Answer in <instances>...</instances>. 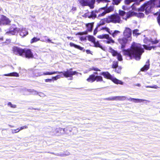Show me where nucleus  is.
I'll return each instance as SVG.
<instances>
[{
	"label": "nucleus",
	"mask_w": 160,
	"mask_h": 160,
	"mask_svg": "<svg viewBox=\"0 0 160 160\" xmlns=\"http://www.w3.org/2000/svg\"><path fill=\"white\" fill-rule=\"evenodd\" d=\"M124 54L132 59L135 58L139 60L140 59V44L133 42L131 48L127 50H123Z\"/></svg>",
	"instance_id": "obj_1"
},
{
	"label": "nucleus",
	"mask_w": 160,
	"mask_h": 160,
	"mask_svg": "<svg viewBox=\"0 0 160 160\" xmlns=\"http://www.w3.org/2000/svg\"><path fill=\"white\" fill-rule=\"evenodd\" d=\"M63 74V76L66 78L70 77V80H72V76L77 74L78 73L76 71H72V69H69L66 72H59L58 71H54L53 72H38V74L37 76H40L42 75H52L56 73H61Z\"/></svg>",
	"instance_id": "obj_2"
},
{
	"label": "nucleus",
	"mask_w": 160,
	"mask_h": 160,
	"mask_svg": "<svg viewBox=\"0 0 160 160\" xmlns=\"http://www.w3.org/2000/svg\"><path fill=\"white\" fill-rule=\"evenodd\" d=\"M14 53L15 54H19L20 56L29 58L33 57V54L31 50L29 49H24L14 47L13 48Z\"/></svg>",
	"instance_id": "obj_3"
},
{
	"label": "nucleus",
	"mask_w": 160,
	"mask_h": 160,
	"mask_svg": "<svg viewBox=\"0 0 160 160\" xmlns=\"http://www.w3.org/2000/svg\"><path fill=\"white\" fill-rule=\"evenodd\" d=\"M18 32L19 34L22 37H24L28 34V31L25 28H16L14 25L11 26L9 32H6V33L12 35L17 34Z\"/></svg>",
	"instance_id": "obj_4"
},
{
	"label": "nucleus",
	"mask_w": 160,
	"mask_h": 160,
	"mask_svg": "<svg viewBox=\"0 0 160 160\" xmlns=\"http://www.w3.org/2000/svg\"><path fill=\"white\" fill-rule=\"evenodd\" d=\"M143 41L144 43L147 44V45H143V48L146 50H151L152 48L154 49L155 47L153 46H150V45L156 44L158 42V41L157 40L153 41L152 39H149L147 38H145L143 40Z\"/></svg>",
	"instance_id": "obj_5"
},
{
	"label": "nucleus",
	"mask_w": 160,
	"mask_h": 160,
	"mask_svg": "<svg viewBox=\"0 0 160 160\" xmlns=\"http://www.w3.org/2000/svg\"><path fill=\"white\" fill-rule=\"evenodd\" d=\"M107 22H112L114 23H120L121 20L119 15L115 14L111 15L107 18Z\"/></svg>",
	"instance_id": "obj_6"
},
{
	"label": "nucleus",
	"mask_w": 160,
	"mask_h": 160,
	"mask_svg": "<svg viewBox=\"0 0 160 160\" xmlns=\"http://www.w3.org/2000/svg\"><path fill=\"white\" fill-rule=\"evenodd\" d=\"M101 74L103 75L105 78L111 80L113 82L116 84H119L121 85H122L123 84V83L121 81L112 77L108 72H103Z\"/></svg>",
	"instance_id": "obj_7"
},
{
	"label": "nucleus",
	"mask_w": 160,
	"mask_h": 160,
	"mask_svg": "<svg viewBox=\"0 0 160 160\" xmlns=\"http://www.w3.org/2000/svg\"><path fill=\"white\" fill-rule=\"evenodd\" d=\"M78 2L81 5L83 6H89L91 9L93 8L94 7V4L95 0H78Z\"/></svg>",
	"instance_id": "obj_8"
},
{
	"label": "nucleus",
	"mask_w": 160,
	"mask_h": 160,
	"mask_svg": "<svg viewBox=\"0 0 160 160\" xmlns=\"http://www.w3.org/2000/svg\"><path fill=\"white\" fill-rule=\"evenodd\" d=\"M98 37L100 39L105 38L108 39V41L105 42L107 43H115L114 41L112 40L111 37H109L108 34H102L98 36Z\"/></svg>",
	"instance_id": "obj_9"
},
{
	"label": "nucleus",
	"mask_w": 160,
	"mask_h": 160,
	"mask_svg": "<svg viewBox=\"0 0 160 160\" xmlns=\"http://www.w3.org/2000/svg\"><path fill=\"white\" fill-rule=\"evenodd\" d=\"M100 30H105L108 32L114 38H115L120 33V32L118 30H115L113 32L106 27H102L100 28Z\"/></svg>",
	"instance_id": "obj_10"
},
{
	"label": "nucleus",
	"mask_w": 160,
	"mask_h": 160,
	"mask_svg": "<svg viewBox=\"0 0 160 160\" xmlns=\"http://www.w3.org/2000/svg\"><path fill=\"white\" fill-rule=\"evenodd\" d=\"M109 52L112 54L113 56H117V58L119 61H121L122 60V56L121 54L113 49L112 48H109Z\"/></svg>",
	"instance_id": "obj_11"
},
{
	"label": "nucleus",
	"mask_w": 160,
	"mask_h": 160,
	"mask_svg": "<svg viewBox=\"0 0 160 160\" xmlns=\"http://www.w3.org/2000/svg\"><path fill=\"white\" fill-rule=\"evenodd\" d=\"M11 21L6 17L2 15H0V22L3 25H8L10 24Z\"/></svg>",
	"instance_id": "obj_12"
},
{
	"label": "nucleus",
	"mask_w": 160,
	"mask_h": 160,
	"mask_svg": "<svg viewBox=\"0 0 160 160\" xmlns=\"http://www.w3.org/2000/svg\"><path fill=\"white\" fill-rule=\"evenodd\" d=\"M105 7L102 8L100 9L98 11H93L90 12H89L88 13H87L86 15L88 18H95L97 16V15L96 14V13H98V12H100V11L102 9L105 10Z\"/></svg>",
	"instance_id": "obj_13"
},
{
	"label": "nucleus",
	"mask_w": 160,
	"mask_h": 160,
	"mask_svg": "<svg viewBox=\"0 0 160 160\" xmlns=\"http://www.w3.org/2000/svg\"><path fill=\"white\" fill-rule=\"evenodd\" d=\"M66 129H67L60 128H57L55 130L54 134L57 136L61 135L67 132V131L66 130Z\"/></svg>",
	"instance_id": "obj_14"
},
{
	"label": "nucleus",
	"mask_w": 160,
	"mask_h": 160,
	"mask_svg": "<svg viewBox=\"0 0 160 160\" xmlns=\"http://www.w3.org/2000/svg\"><path fill=\"white\" fill-rule=\"evenodd\" d=\"M140 16V13L138 14L134 12H127L126 14V17H123V19L127 20V19L133 16H136L138 17H139Z\"/></svg>",
	"instance_id": "obj_15"
},
{
	"label": "nucleus",
	"mask_w": 160,
	"mask_h": 160,
	"mask_svg": "<svg viewBox=\"0 0 160 160\" xmlns=\"http://www.w3.org/2000/svg\"><path fill=\"white\" fill-rule=\"evenodd\" d=\"M119 43L121 45V48L123 49L125 46L127 42V40L126 38H123L118 39Z\"/></svg>",
	"instance_id": "obj_16"
},
{
	"label": "nucleus",
	"mask_w": 160,
	"mask_h": 160,
	"mask_svg": "<svg viewBox=\"0 0 160 160\" xmlns=\"http://www.w3.org/2000/svg\"><path fill=\"white\" fill-rule=\"evenodd\" d=\"M114 8L112 6H110L108 8H106L105 11L102 13L99 14L98 15V17H100L101 16H104L106 14V13H109L113 10Z\"/></svg>",
	"instance_id": "obj_17"
},
{
	"label": "nucleus",
	"mask_w": 160,
	"mask_h": 160,
	"mask_svg": "<svg viewBox=\"0 0 160 160\" xmlns=\"http://www.w3.org/2000/svg\"><path fill=\"white\" fill-rule=\"evenodd\" d=\"M137 2L134 3L132 6L131 8L132 9L135 11H139L140 10V8L139 7L140 0H138Z\"/></svg>",
	"instance_id": "obj_18"
},
{
	"label": "nucleus",
	"mask_w": 160,
	"mask_h": 160,
	"mask_svg": "<svg viewBox=\"0 0 160 160\" xmlns=\"http://www.w3.org/2000/svg\"><path fill=\"white\" fill-rule=\"evenodd\" d=\"M137 2L134 3L132 6L131 8L132 9L135 11H139L140 10V8L139 7L140 0H138Z\"/></svg>",
	"instance_id": "obj_19"
},
{
	"label": "nucleus",
	"mask_w": 160,
	"mask_h": 160,
	"mask_svg": "<svg viewBox=\"0 0 160 160\" xmlns=\"http://www.w3.org/2000/svg\"><path fill=\"white\" fill-rule=\"evenodd\" d=\"M132 34V31L129 28H126L123 32V35L124 36L127 38H129Z\"/></svg>",
	"instance_id": "obj_20"
},
{
	"label": "nucleus",
	"mask_w": 160,
	"mask_h": 160,
	"mask_svg": "<svg viewBox=\"0 0 160 160\" xmlns=\"http://www.w3.org/2000/svg\"><path fill=\"white\" fill-rule=\"evenodd\" d=\"M149 60H148L146 62V64L141 69V71H145L148 70L149 68Z\"/></svg>",
	"instance_id": "obj_21"
},
{
	"label": "nucleus",
	"mask_w": 160,
	"mask_h": 160,
	"mask_svg": "<svg viewBox=\"0 0 160 160\" xmlns=\"http://www.w3.org/2000/svg\"><path fill=\"white\" fill-rule=\"evenodd\" d=\"M23 90L25 91L26 92H28L31 93L32 94L36 95L38 94V92H37L36 91L33 90V89H26L25 88H24L23 89Z\"/></svg>",
	"instance_id": "obj_22"
},
{
	"label": "nucleus",
	"mask_w": 160,
	"mask_h": 160,
	"mask_svg": "<svg viewBox=\"0 0 160 160\" xmlns=\"http://www.w3.org/2000/svg\"><path fill=\"white\" fill-rule=\"evenodd\" d=\"M114 100H123L126 99L124 96H114L113 97Z\"/></svg>",
	"instance_id": "obj_23"
},
{
	"label": "nucleus",
	"mask_w": 160,
	"mask_h": 160,
	"mask_svg": "<svg viewBox=\"0 0 160 160\" xmlns=\"http://www.w3.org/2000/svg\"><path fill=\"white\" fill-rule=\"evenodd\" d=\"M4 75L5 76H13V77H19L18 74L16 72H13L8 73V74H5Z\"/></svg>",
	"instance_id": "obj_24"
},
{
	"label": "nucleus",
	"mask_w": 160,
	"mask_h": 160,
	"mask_svg": "<svg viewBox=\"0 0 160 160\" xmlns=\"http://www.w3.org/2000/svg\"><path fill=\"white\" fill-rule=\"evenodd\" d=\"M93 23H89L87 24L86 26L89 32L92 31L93 27Z\"/></svg>",
	"instance_id": "obj_25"
},
{
	"label": "nucleus",
	"mask_w": 160,
	"mask_h": 160,
	"mask_svg": "<svg viewBox=\"0 0 160 160\" xmlns=\"http://www.w3.org/2000/svg\"><path fill=\"white\" fill-rule=\"evenodd\" d=\"M70 46L71 47H74L75 48H78L80 50H82L83 49V48L79 46L76 45L72 42H70Z\"/></svg>",
	"instance_id": "obj_26"
},
{
	"label": "nucleus",
	"mask_w": 160,
	"mask_h": 160,
	"mask_svg": "<svg viewBox=\"0 0 160 160\" xmlns=\"http://www.w3.org/2000/svg\"><path fill=\"white\" fill-rule=\"evenodd\" d=\"M87 80L90 82H92L95 80V77L94 75H90Z\"/></svg>",
	"instance_id": "obj_27"
},
{
	"label": "nucleus",
	"mask_w": 160,
	"mask_h": 160,
	"mask_svg": "<svg viewBox=\"0 0 160 160\" xmlns=\"http://www.w3.org/2000/svg\"><path fill=\"white\" fill-rule=\"evenodd\" d=\"M106 22H107V18L101 20L98 24V27H100L101 26L104 24Z\"/></svg>",
	"instance_id": "obj_28"
},
{
	"label": "nucleus",
	"mask_w": 160,
	"mask_h": 160,
	"mask_svg": "<svg viewBox=\"0 0 160 160\" xmlns=\"http://www.w3.org/2000/svg\"><path fill=\"white\" fill-rule=\"evenodd\" d=\"M127 99L129 101L133 102H139L140 100L139 99H135L132 98H126V99Z\"/></svg>",
	"instance_id": "obj_29"
},
{
	"label": "nucleus",
	"mask_w": 160,
	"mask_h": 160,
	"mask_svg": "<svg viewBox=\"0 0 160 160\" xmlns=\"http://www.w3.org/2000/svg\"><path fill=\"white\" fill-rule=\"evenodd\" d=\"M39 40H40V38L34 37L31 40L30 43H32L34 42H36Z\"/></svg>",
	"instance_id": "obj_30"
},
{
	"label": "nucleus",
	"mask_w": 160,
	"mask_h": 160,
	"mask_svg": "<svg viewBox=\"0 0 160 160\" xmlns=\"http://www.w3.org/2000/svg\"><path fill=\"white\" fill-rule=\"evenodd\" d=\"M43 38H44V39H42L41 41L42 42H44L47 41L48 42H51L52 43H53V42H51V40L49 39L46 36H44L42 37Z\"/></svg>",
	"instance_id": "obj_31"
},
{
	"label": "nucleus",
	"mask_w": 160,
	"mask_h": 160,
	"mask_svg": "<svg viewBox=\"0 0 160 160\" xmlns=\"http://www.w3.org/2000/svg\"><path fill=\"white\" fill-rule=\"evenodd\" d=\"M93 43L94 44L95 46L96 47H99V48H101L102 49H103V48L100 45V44H99V43L98 41H97V42H96L95 41V42H94Z\"/></svg>",
	"instance_id": "obj_32"
},
{
	"label": "nucleus",
	"mask_w": 160,
	"mask_h": 160,
	"mask_svg": "<svg viewBox=\"0 0 160 160\" xmlns=\"http://www.w3.org/2000/svg\"><path fill=\"white\" fill-rule=\"evenodd\" d=\"M119 15L122 17V18L123 17H126V14L125 13V12L123 11L119 10Z\"/></svg>",
	"instance_id": "obj_33"
},
{
	"label": "nucleus",
	"mask_w": 160,
	"mask_h": 160,
	"mask_svg": "<svg viewBox=\"0 0 160 160\" xmlns=\"http://www.w3.org/2000/svg\"><path fill=\"white\" fill-rule=\"evenodd\" d=\"M133 34L134 36H137L139 34V30L138 29H136L133 30Z\"/></svg>",
	"instance_id": "obj_34"
},
{
	"label": "nucleus",
	"mask_w": 160,
	"mask_h": 160,
	"mask_svg": "<svg viewBox=\"0 0 160 160\" xmlns=\"http://www.w3.org/2000/svg\"><path fill=\"white\" fill-rule=\"evenodd\" d=\"M88 39L89 41H91L93 43L95 41V38L92 36H89L88 37Z\"/></svg>",
	"instance_id": "obj_35"
},
{
	"label": "nucleus",
	"mask_w": 160,
	"mask_h": 160,
	"mask_svg": "<svg viewBox=\"0 0 160 160\" xmlns=\"http://www.w3.org/2000/svg\"><path fill=\"white\" fill-rule=\"evenodd\" d=\"M155 15H158V16L157 18V20L158 21V23L160 26V12H158L154 14Z\"/></svg>",
	"instance_id": "obj_36"
},
{
	"label": "nucleus",
	"mask_w": 160,
	"mask_h": 160,
	"mask_svg": "<svg viewBox=\"0 0 160 160\" xmlns=\"http://www.w3.org/2000/svg\"><path fill=\"white\" fill-rule=\"evenodd\" d=\"M118 62H114L113 63L112 68H116L118 67Z\"/></svg>",
	"instance_id": "obj_37"
},
{
	"label": "nucleus",
	"mask_w": 160,
	"mask_h": 160,
	"mask_svg": "<svg viewBox=\"0 0 160 160\" xmlns=\"http://www.w3.org/2000/svg\"><path fill=\"white\" fill-rule=\"evenodd\" d=\"M63 76H61L60 75H58L55 77H53L52 79L54 80H57L58 79L60 78L61 77L63 78Z\"/></svg>",
	"instance_id": "obj_38"
},
{
	"label": "nucleus",
	"mask_w": 160,
	"mask_h": 160,
	"mask_svg": "<svg viewBox=\"0 0 160 160\" xmlns=\"http://www.w3.org/2000/svg\"><path fill=\"white\" fill-rule=\"evenodd\" d=\"M95 80L97 81H101L102 80V77L100 76H98L95 77Z\"/></svg>",
	"instance_id": "obj_39"
},
{
	"label": "nucleus",
	"mask_w": 160,
	"mask_h": 160,
	"mask_svg": "<svg viewBox=\"0 0 160 160\" xmlns=\"http://www.w3.org/2000/svg\"><path fill=\"white\" fill-rule=\"evenodd\" d=\"M11 131L13 133H17L20 131L19 128L17 129H12Z\"/></svg>",
	"instance_id": "obj_40"
},
{
	"label": "nucleus",
	"mask_w": 160,
	"mask_h": 160,
	"mask_svg": "<svg viewBox=\"0 0 160 160\" xmlns=\"http://www.w3.org/2000/svg\"><path fill=\"white\" fill-rule=\"evenodd\" d=\"M70 154V153L69 152H66L65 153H64L63 154H61L60 155L57 154V155L60 156L61 157H64L66 156H68Z\"/></svg>",
	"instance_id": "obj_41"
},
{
	"label": "nucleus",
	"mask_w": 160,
	"mask_h": 160,
	"mask_svg": "<svg viewBox=\"0 0 160 160\" xmlns=\"http://www.w3.org/2000/svg\"><path fill=\"white\" fill-rule=\"evenodd\" d=\"M8 106L12 108H15L16 107L15 105L12 104L11 102H9L8 104Z\"/></svg>",
	"instance_id": "obj_42"
},
{
	"label": "nucleus",
	"mask_w": 160,
	"mask_h": 160,
	"mask_svg": "<svg viewBox=\"0 0 160 160\" xmlns=\"http://www.w3.org/2000/svg\"><path fill=\"white\" fill-rule=\"evenodd\" d=\"M122 0H113V3L117 5L120 3Z\"/></svg>",
	"instance_id": "obj_43"
},
{
	"label": "nucleus",
	"mask_w": 160,
	"mask_h": 160,
	"mask_svg": "<svg viewBox=\"0 0 160 160\" xmlns=\"http://www.w3.org/2000/svg\"><path fill=\"white\" fill-rule=\"evenodd\" d=\"M134 2L132 0H125V3L126 5H129L131 2Z\"/></svg>",
	"instance_id": "obj_44"
},
{
	"label": "nucleus",
	"mask_w": 160,
	"mask_h": 160,
	"mask_svg": "<svg viewBox=\"0 0 160 160\" xmlns=\"http://www.w3.org/2000/svg\"><path fill=\"white\" fill-rule=\"evenodd\" d=\"M93 70L96 71H100L101 70L97 68H95L92 67V68H90L89 69V71Z\"/></svg>",
	"instance_id": "obj_45"
},
{
	"label": "nucleus",
	"mask_w": 160,
	"mask_h": 160,
	"mask_svg": "<svg viewBox=\"0 0 160 160\" xmlns=\"http://www.w3.org/2000/svg\"><path fill=\"white\" fill-rule=\"evenodd\" d=\"M97 1L98 3L100 2H102L103 3H107L108 1V0H97Z\"/></svg>",
	"instance_id": "obj_46"
},
{
	"label": "nucleus",
	"mask_w": 160,
	"mask_h": 160,
	"mask_svg": "<svg viewBox=\"0 0 160 160\" xmlns=\"http://www.w3.org/2000/svg\"><path fill=\"white\" fill-rule=\"evenodd\" d=\"M33 77H38L39 76H37L38 74V72L36 71H34L33 72Z\"/></svg>",
	"instance_id": "obj_47"
},
{
	"label": "nucleus",
	"mask_w": 160,
	"mask_h": 160,
	"mask_svg": "<svg viewBox=\"0 0 160 160\" xmlns=\"http://www.w3.org/2000/svg\"><path fill=\"white\" fill-rule=\"evenodd\" d=\"M147 87L150 88H155V89H157V88H158V86H157V85H153L152 86H147Z\"/></svg>",
	"instance_id": "obj_48"
},
{
	"label": "nucleus",
	"mask_w": 160,
	"mask_h": 160,
	"mask_svg": "<svg viewBox=\"0 0 160 160\" xmlns=\"http://www.w3.org/2000/svg\"><path fill=\"white\" fill-rule=\"evenodd\" d=\"M105 99L108 100V101H113L114 100V98H113V97H109L107 98H106Z\"/></svg>",
	"instance_id": "obj_49"
},
{
	"label": "nucleus",
	"mask_w": 160,
	"mask_h": 160,
	"mask_svg": "<svg viewBox=\"0 0 160 160\" xmlns=\"http://www.w3.org/2000/svg\"><path fill=\"white\" fill-rule=\"evenodd\" d=\"M65 129H66V130L67 131V132L65 133L68 132L69 131V132H71L72 131V128H71L69 127H67L66 128H65Z\"/></svg>",
	"instance_id": "obj_50"
},
{
	"label": "nucleus",
	"mask_w": 160,
	"mask_h": 160,
	"mask_svg": "<svg viewBox=\"0 0 160 160\" xmlns=\"http://www.w3.org/2000/svg\"><path fill=\"white\" fill-rule=\"evenodd\" d=\"M98 28H100L99 27H98V26L95 28L93 34L94 35H95L97 32H98L97 29Z\"/></svg>",
	"instance_id": "obj_51"
},
{
	"label": "nucleus",
	"mask_w": 160,
	"mask_h": 160,
	"mask_svg": "<svg viewBox=\"0 0 160 160\" xmlns=\"http://www.w3.org/2000/svg\"><path fill=\"white\" fill-rule=\"evenodd\" d=\"M28 128V127L27 126H24L22 127H20V128H19L20 131L24 129H26V128Z\"/></svg>",
	"instance_id": "obj_52"
},
{
	"label": "nucleus",
	"mask_w": 160,
	"mask_h": 160,
	"mask_svg": "<svg viewBox=\"0 0 160 160\" xmlns=\"http://www.w3.org/2000/svg\"><path fill=\"white\" fill-rule=\"evenodd\" d=\"M115 71L116 72L119 73L121 71V69H119V68H117L115 69Z\"/></svg>",
	"instance_id": "obj_53"
},
{
	"label": "nucleus",
	"mask_w": 160,
	"mask_h": 160,
	"mask_svg": "<svg viewBox=\"0 0 160 160\" xmlns=\"http://www.w3.org/2000/svg\"><path fill=\"white\" fill-rule=\"evenodd\" d=\"M52 79H48L45 80V81L46 82H51L52 81Z\"/></svg>",
	"instance_id": "obj_54"
},
{
	"label": "nucleus",
	"mask_w": 160,
	"mask_h": 160,
	"mask_svg": "<svg viewBox=\"0 0 160 160\" xmlns=\"http://www.w3.org/2000/svg\"><path fill=\"white\" fill-rule=\"evenodd\" d=\"M127 7L125 6H123L122 7V8L124 10H126L127 9Z\"/></svg>",
	"instance_id": "obj_55"
},
{
	"label": "nucleus",
	"mask_w": 160,
	"mask_h": 160,
	"mask_svg": "<svg viewBox=\"0 0 160 160\" xmlns=\"http://www.w3.org/2000/svg\"><path fill=\"white\" fill-rule=\"evenodd\" d=\"M140 52H141V55L142 53L143 52H144V49H142L141 48V51H140Z\"/></svg>",
	"instance_id": "obj_56"
},
{
	"label": "nucleus",
	"mask_w": 160,
	"mask_h": 160,
	"mask_svg": "<svg viewBox=\"0 0 160 160\" xmlns=\"http://www.w3.org/2000/svg\"><path fill=\"white\" fill-rule=\"evenodd\" d=\"M144 17V14L143 13L141 12V18H143Z\"/></svg>",
	"instance_id": "obj_57"
},
{
	"label": "nucleus",
	"mask_w": 160,
	"mask_h": 160,
	"mask_svg": "<svg viewBox=\"0 0 160 160\" xmlns=\"http://www.w3.org/2000/svg\"><path fill=\"white\" fill-rule=\"evenodd\" d=\"M140 101H141V102H145L146 103L147 102V101H146V100H142V99H141Z\"/></svg>",
	"instance_id": "obj_58"
},
{
	"label": "nucleus",
	"mask_w": 160,
	"mask_h": 160,
	"mask_svg": "<svg viewBox=\"0 0 160 160\" xmlns=\"http://www.w3.org/2000/svg\"><path fill=\"white\" fill-rule=\"evenodd\" d=\"M67 38L68 39H71V40L72 39V38L71 37H67Z\"/></svg>",
	"instance_id": "obj_59"
},
{
	"label": "nucleus",
	"mask_w": 160,
	"mask_h": 160,
	"mask_svg": "<svg viewBox=\"0 0 160 160\" xmlns=\"http://www.w3.org/2000/svg\"><path fill=\"white\" fill-rule=\"evenodd\" d=\"M72 9H73V10H76V8H72Z\"/></svg>",
	"instance_id": "obj_60"
},
{
	"label": "nucleus",
	"mask_w": 160,
	"mask_h": 160,
	"mask_svg": "<svg viewBox=\"0 0 160 160\" xmlns=\"http://www.w3.org/2000/svg\"><path fill=\"white\" fill-rule=\"evenodd\" d=\"M9 126L11 128H13L14 127V126H12L11 125H9Z\"/></svg>",
	"instance_id": "obj_61"
},
{
	"label": "nucleus",
	"mask_w": 160,
	"mask_h": 160,
	"mask_svg": "<svg viewBox=\"0 0 160 160\" xmlns=\"http://www.w3.org/2000/svg\"><path fill=\"white\" fill-rule=\"evenodd\" d=\"M132 0L134 2H135V1H137L138 0Z\"/></svg>",
	"instance_id": "obj_62"
},
{
	"label": "nucleus",
	"mask_w": 160,
	"mask_h": 160,
	"mask_svg": "<svg viewBox=\"0 0 160 160\" xmlns=\"http://www.w3.org/2000/svg\"><path fill=\"white\" fill-rule=\"evenodd\" d=\"M94 73L96 74H97V72H95Z\"/></svg>",
	"instance_id": "obj_63"
},
{
	"label": "nucleus",
	"mask_w": 160,
	"mask_h": 160,
	"mask_svg": "<svg viewBox=\"0 0 160 160\" xmlns=\"http://www.w3.org/2000/svg\"><path fill=\"white\" fill-rule=\"evenodd\" d=\"M87 52H88V51L87 50Z\"/></svg>",
	"instance_id": "obj_64"
}]
</instances>
